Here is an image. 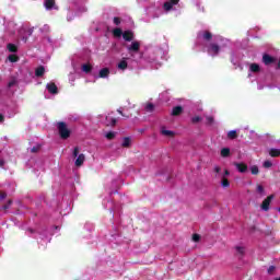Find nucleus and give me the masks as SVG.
<instances>
[{
    "mask_svg": "<svg viewBox=\"0 0 280 280\" xmlns=\"http://www.w3.org/2000/svg\"><path fill=\"white\" fill-rule=\"evenodd\" d=\"M7 49H9V51H11V54H15L18 47L14 44H8Z\"/></svg>",
    "mask_w": 280,
    "mask_h": 280,
    "instance_id": "29",
    "label": "nucleus"
},
{
    "mask_svg": "<svg viewBox=\"0 0 280 280\" xmlns=\"http://www.w3.org/2000/svg\"><path fill=\"white\" fill-rule=\"evenodd\" d=\"M57 128L59 130L61 139H69V137H71V131L67 127V124L58 122Z\"/></svg>",
    "mask_w": 280,
    "mask_h": 280,
    "instance_id": "8",
    "label": "nucleus"
},
{
    "mask_svg": "<svg viewBox=\"0 0 280 280\" xmlns=\"http://www.w3.org/2000/svg\"><path fill=\"white\" fill-rule=\"evenodd\" d=\"M257 191H258V194H260V196H266V190L264 189V186L258 185Z\"/></svg>",
    "mask_w": 280,
    "mask_h": 280,
    "instance_id": "35",
    "label": "nucleus"
},
{
    "mask_svg": "<svg viewBox=\"0 0 280 280\" xmlns=\"http://www.w3.org/2000/svg\"><path fill=\"white\" fill-rule=\"evenodd\" d=\"M278 143H280V140H278Z\"/></svg>",
    "mask_w": 280,
    "mask_h": 280,
    "instance_id": "54",
    "label": "nucleus"
},
{
    "mask_svg": "<svg viewBox=\"0 0 280 280\" xmlns=\"http://www.w3.org/2000/svg\"><path fill=\"white\" fill-rule=\"evenodd\" d=\"M259 73H261V66H259L258 63H249L248 65L247 78L249 80H252V82L255 81V78H257V75H259Z\"/></svg>",
    "mask_w": 280,
    "mask_h": 280,
    "instance_id": "4",
    "label": "nucleus"
},
{
    "mask_svg": "<svg viewBox=\"0 0 280 280\" xmlns=\"http://www.w3.org/2000/svg\"><path fill=\"white\" fill-rule=\"evenodd\" d=\"M180 113H183V107L182 106H176L172 110L173 116H178V115H180Z\"/></svg>",
    "mask_w": 280,
    "mask_h": 280,
    "instance_id": "27",
    "label": "nucleus"
},
{
    "mask_svg": "<svg viewBox=\"0 0 280 280\" xmlns=\"http://www.w3.org/2000/svg\"><path fill=\"white\" fill-rule=\"evenodd\" d=\"M116 135L117 133L114 132V131H108V132L105 133V137H106V139H108L110 141V140L115 139Z\"/></svg>",
    "mask_w": 280,
    "mask_h": 280,
    "instance_id": "30",
    "label": "nucleus"
},
{
    "mask_svg": "<svg viewBox=\"0 0 280 280\" xmlns=\"http://www.w3.org/2000/svg\"><path fill=\"white\" fill-rule=\"evenodd\" d=\"M131 143H132V140H130V138H124L121 141L122 148H130Z\"/></svg>",
    "mask_w": 280,
    "mask_h": 280,
    "instance_id": "26",
    "label": "nucleus"
},
{
    "mask_svg": "<svg viewBox=\"0 0 280 280\" xmlns=\"http://www.w3.org/2000/svg\"><path fill=\"white\" fill-rule=\"evenodd\" d=\"M236 170L241 172V174H244L245 172H248V165L245 163H234Z\"/></svg>",
    "mask_w": 280,
    "mask_h": 280,
    "instance_id": "15",
    "label": "nucleus"
},
{
    "mask_svg": "<svg viewBox=\"0 0 280 280\" xmlns=\"http://www.w3.org/2000/svg\"><path fill=\"white\" fill-rule=\"evenodd\" d=\"M262 89L264 86L258 84V91H261Z\"/></svg>",
    "mask_w": 280,
    "mask_h": 280,
    "instance_id": "49",
    "label": "nucleus"
},
{
    "mask_svg": "<svg viewBox=\"0 0 280 280\" xmlns=\"http://www.w3.org/2000/svg\"><path fill=\"white\" fill-rule=\"evenodd\" d=\"M122 38L124 40L130 42L135 38V34L132 33V31H125L122 34Z\"/></svg>",
    "mask_w": 280,
    "mask_h": 280,
    "instance_id": "17",
    "label": "nucleus"
},
{
    "mask_svg": "<svg viewBox=\"0 0 280 280\" xmlns=\"http://www.w3.org/2000/svg\"><path fill=\"white\" fill-rule=\"evenodd\" d=\"M112 34L114 38H121V36H124V31H121L119 27H116L112 31Z\"/></svg>",
    "mask_w": 280,
    "mask_h": 280,
    "instance_id": "19",
    "label": "nucleus"
},
{
    "mask_svg": "<svg viewBox=\"0 0 280 280\" xmlns=\"http://www.w3.org/2000/svg\"><path fill=\"white\" fill-rule=\"evenodd\" d=\"M33 32L34 31L32 28L21 27L18 30V36L19 38H21V40H23L24 43H27V36H32Z\"/></svg>",
    "mask_w": 280,
    "mask_h": 280,
    "instance_id": "9",
    "label": "nucleus"
},
{
    "mask_svg": "<svg viewBox=\"0 0 280 280\" xmlns=\"http://www.w3.org/2000/svg\"><path fill=\"white\" fill-rule=\"evenodd\" d=\"M140 49H141V42H138V40H133L131 42V44L127 46V50L129 51L131 58H135L136 54H139V56H141V54L139 52Z\"/></svg>",
    "mask_w": 280,
    "mask_h": 280,
    "instance_id": "5",
    "label": "nucleus"
},
{
    "mask_svg": "<svg viewBox=\"0 0 280 280\" xmlns=\"http://www.w3.org/2000/svg\"><path fill=\"white\" fill-rule=\"evenodd\" d=\"M147 14L150 16V19H159L161 14H163V11L161 10V4L151 3L145 9Z\"/></svg>",
    "mask_w": 280,
    "mask_h": 280,
    "instance_id": "3",
    "label": "nucleus"
},
{
    "mask_svg": "<svg viewBox=\"0 0 280 280\" xmlns=\"http://www.w3.org/2000/svg\"><path fill=\"white\" fill-rule=\"evenodd\" d=\"M44 5L46 10H58L56 5V0H45Z\"/></svg>",
    "mask_w": 280,
    "mask_h": 280,
    "instance_id": "14",
    "label": "nucleus"
},
{
    "mask_svg": "<svg viewBox=\"0 0 280 280\" xmlns=\"http://www.w3.org/2000/svg\"><path fill=\"white\" fill-rule=\"evenodd\" d=\"M221 167L220 166H214V172L217 173V174H220V172H221Z\"/></svg>",
    "mask_w": 280,
    "mask_h": 280,
    "instance_id": "43",
    "label": "nucleus"
},
{
    "mask_svg": "<svg viewBox=\"0 0 280 280\" xmlns=\"http://www.w3.org/2000/svg\"><path fill=\"white\" fill-rule=\"evenodd\" d=\"M180 0H166L163 4L164 12H174L178 8Z\"/></svg>",
    "mask_w": 280,
    "mask_h": 280,
    "instance_id": "7",
    "label": "nucleus"
},
{
    "mask_svg": "<svg viewBox=\"0 0 280 280\" xmlns=\"http://www.w3.org/2000/svg\"><path fill=\"white\" fill-rule=\"evenodd\" d=\"M271 165H272V162H270L268 160L265 161L264 164H262V166L266 167V168L270 167Z\"/></svg>",
    "mask_w": 280,
    "mask_h": 280,
    "instance_id": "38",
    "label": "nucleus"
},
{
    "mask_svg": "<svg viewBox=\"0 0 280 280\" xmlns=\"http://www.w3.org/2000/svg\"><path fill=\"white\" fill-rule=\"evenodd\" d=\"M272 200H275V195H270L269 197H267V198L262 201V203H261V206H260V209H261L262 211H268V210L270 209V202H272Z\"/></svg>",
    "mask_w": 280,
    "mask_h": 280,
    "instance_id": "12",
    "label": "nucleus"
},
{
    "mask_svg": "<svg viewBox=\"0 0 280 280\" xmlns=\"http://www.w3.org/2000/svg\"><path fill=\"white\" fill-rule=\"evenodd\" d=\"M165 56V51L161 48H152L149 49L144 57L142 58L143 65H147V67H150L151 69H159L161 67V60H163Z\"/></svg>",
    "mask_w": 280,
    "mask_h": 280,
    "instance_id": "2",
    "label": "nucleus"
},
{
    "mask_svg": "<svg viewBox=\"0 0 280 280\" xmlns=\"http://www.w3.org/2000/svg\"><path fill=\"white\" fill-rule=\"evenodd\" d=\"M228 139H237V130H230L228 132Z\"/></svg>",
    "mask_w": 280,
    "mask_h": 280,
    "instance_id": "28",
    "label": "nucleus"
},
{
    "mask_svg": "<svg viewBox=\"0 0 280 280\" xmlns=\"http://www.w3.org/2000/svg\"><path fill=\"white\" fill-rule=\"evenodd\" d=\"M235 250L237 255H244V253L246 252V248H244V246H236Z\"/></svg>",
    "mask_w": 280,
    "mask_h": 280,
    "instance_id": "32",
    "label": "nucleus"
},
{
    "mask_svg": "<svg viewBox=\"0 0 280 280\" xmlns=\"http://www.w3.org/2000/svg\"><path fill=\"white\" fill-rule=\"evenodd\" d=\"M220 154H221V156L223 159H226V158L231 156V149L223 148V149H221V153Z\"/></svg>",
    "mask_w": 280,
    "mask_h": 280,
    "instance_id": "23",
    "label": "nucleus"
},
{
    "mask_svg": "<svg viewBox=\"0 0 280 280\" xmlns=\"http://www.w3.org/2000/svg\"><path fill=\"white\" fill-rule=\"evenodd\" d=\"M8 160V153L3 152L0 154V167H5V161Z\"/></svg>",
    "mask_w": 280,
    "mask_h": 280,
    "instance_id": "22",
    "label": "nucleus"
},
{
    "mask_svg": "<svg viewBox=\"0 0 280 280\" xmlns=\"http://www.w3.org/2000/svg\"><path fill=\"white\" fill-rule=\"evenodd\" d=\"M275 57H272V56H270V55H267V54H265L264 56H262V62H264V65H272V62H275Z\"/></svg>",
    "mask_w": 280,
    "mask_h": 280,
    "instance_id": "16",
    "label": "nucleus"
},
{
    "mask_svg": "<svg viewBox=\"0 0 280 280\" xmlns=\"http://www.w3.org/2000/svg\"><path fill=\"white\" fill-rule=\"evenodd\" d=\"M198 40L203 45L207 54L212 56V58L224 51L226 47H231V40L220 35H213L209 31H201L198 34Z\"/></svg>",
    "mask_w": 280,
    "mask_h": 280,
    "instance_id": "1",
    "label": "nucleus"
},
{
    "mask_svg": "<svg viewBox=\"0 0 280 280\" xmlns=\"http://www.w3.org/2000/svg\"><path fill=\"white\" fill-rule=\"evenodd\" d=\"M128 60H130L128 57H124L120 60H118L116 63V69L124 73V71L128 69Z\"/></svg>",
    "mask_w": 280,
    "mask_h": 280,
    "instance_id": "10",
    "label": "nucleus"
},
{
    "mask_svg": "<svg viewBox=\"0 0 280 280\" xmlns=\"http://www.w3.org/2000/svg\"><path fill=\"white\" fill-rule=\"evenodd\" d=\"M207 124H209L211 126V124H213V118L211 116H208L207 118Z\"/></svg>",
    "mask_w": 280,
    "mask_h": 280,
    "instance_id": "41",
    "label": "nucleus"
},
{
    "mask_svg": "<svg viewBox=\"0 0 280 280\" xmlns=\"http://www.w3.org/2000/svg\"><path fill=\"white\" fill-rule=\"evenodd\" d=\"M276 280H280V277L278 279H276Z\"/></svg>",
    "mask_w": 280,
    "mask_h": 280,
    "instance_id": "53",
    "label": "nucleus"
},
{
    "mask_svg": "<svg viewBox=\"0 0 280 280\" xmlns=\"http://www.w3.org/2000/svg\"><path fill=\"white\" fill-rule=\"evenodd\" d=\"M91 69H92V67L89 63H85V65L82 66V71L84 73H90Z\"/></svg>",
    "mask_w": 280,
    "mask_h": 280,
    "instance_id": "33",
    "label": "nucleus"
},
{
    "mask_svg": "<svg viewBox=\"0 0 280 280\" xmlns=\"http://www.w3.org/2000/svg\"><path fill=\"white\" fill-rule=\"evenodd\" d=\"M46 91H48V93H50V95H58V86L56 85V83H48L46 85Z\"/></svg>",
    "mask_w": 280,
    "mask_h": 280,
    "instance_id": "13",
    "label": "nucleus"
},
{
    "mask_svg": "<svg viewBox=\"0 0 280 280\" xmlns=\"http://www.w3.org/2000/svg\"><path fill=\"white\" fill-rule=\"evenodd\" d=\"M35 75L37 78H42V75H45V67L40 66L35 70Z\"/></svg>",
    "mask_w": 280,
    "mask_h": 280,
    "instance_id": "24",
    "label": "nucleus"
},
{
    "mask_svg": "<svg viewBox=\"0 0 280 280\" xmlns=\"http://www.w3.org/2000/svg\"><path fill=\"white\" fill-rule=\"evenodd\" d=\"M229 174H230V173H229V170H225V171H224L223 178H226V176H229Z\"/></svg>",
    "mask_w": 280,
    "mask_h": 280,
    "instance_id": "45",
    "label": "nucleus"
},
{
    "mask_svg": "<svg viewBox=\"0 0 280 280\" xmlns=\"http://www.w3.org/2000/svg\"><path fill=\"white\" fill-rule=\"evenodd\" d=\"M275 270V266L269 267L268 272L269 275Z\"/></svg>",
    "mask_w": 280,
    "mask_h": 280,
    "instance_id": "46",
    "label": "nucleus"
},
{
    "mask_svg": "<svg viewBox=\"0 0 280 280\" xmlns=\"http://www.w3.org/2000/svg\"><path fill=\"white\" fill-rule=\"evenodd\" d=\"M72 155L74 156L75 161H74V165L77 167H82V165L84 164L85 161V156L84 154H80V149L79 148H74Z\"/></svg>",
    "mask_w": 280,
    "mask_h": 280,
    "instance_id": "6",
    "label": "nucleus"
},
{
    "mask_svg": "<svg viewBox=\"0 0 280 280\" xmlns=\"http://www.w3.org/2000/svg\"><path fill=\"white\" fill-rule=\"evenodd\" d=\"M221 186L223 188L231 187V183H229V179H226V177H222Z\"/></svg>",
    "mask_w": 280,
    "mask_h": 280,
    "instance_id": "31",
    "label": "nucleus"
},
{
    "mask_svg": "<svg viewBox=\"0 0 280 280\" xmlns=\"http://www.w3.org/2000/svg\"><path fill=\"white\" fill-rule=\"evenodd\" d=\"M3 121V107H0V122Z\"/></svg>",
    "mask_w": 280,
    "mask_h": 280,
    "instance_id": "42",
    "label": "nucleus"
},
{
    "mask_svg": "<svg viewBox=\"0 0 280 280\" xmlns=\"http://www.w3.org/2000/svg\"><path fill=\"white\" fill-rule=\"evenodd\" d=\"M161 135L163 137H174L176 133L173 130L166 129L165 127L161 128Z\"/></svg>",
    "mask_w": 280,
    "mask_h": 280,
    "instance_id": "18",
    "label": "nucleus"
},
{
    "mask_svg": "<svg viewBox=\"0 0 280 280\" xmlns=\"http://www.w3.org/2000/svg\"><path fill=\"white\" fill-rule=\"evenodd\" d=\"M105 124H106V126H115V124H117V119H115V117H113V115H108V116H106Z\"/></svg>",
    "mask_w": 280,
    "mask_h": 280,
    "instance_id": "20",
    "label": "nucleus"
},
{
    "mask_svg": "<svg viewBox=\"0 0 280 280\" xmlns=\"http://www.w3.org/2000/svg\"><path fill=\"white\" fill-rule=\"evenodd\" d=\"M8 58L10 62H16L19 60V57L16 55H10Z\"/></svg>",
    "mask_w": 280,
    "mask_h": 280,
    "instance_id": "37",
    "label": "nucleus"
},
{
    "mask_svg": "<svg viewBox=\"0 0 280 280\" xmlns=\"http://www.w3.org/2000/svg\"><path fill=\"white\" fill-rule=\"evenodd\" d=\"M192 124H199V121H202V117L200 116H194L191 118Z\"/></svg>",
    "mask_w": 280,
    "mask_h": 280,
    "instance_id": "36",
    "label": "nucleus"
},
{
    "mask_svg": "<svg viewBox=\"0 0 280 280\" xmlns=\"http://www.w3.org/2000/svg\"><path fill=\"white\" fill-rule=\"evenodd\" d=\"M103 79V80H108L110 78V69L109 68H102L98 71V74L96 75V79Z\"/></svg>",
    "mask_w": 280,
    "mask_h": 280,
    "instance_id": "11",
    "label": "nucleus"
},
{
    "mask_svg": "<svg viewBox=\"0 0 280 280\" xmlns=\"http://www.w3.org/2000/svg\"><path fill=\"white\" fill-rule=\"evenodd\" d=\"M269 156L277 158L280 156V149L271 148L268 150Z\"/></svg>",
    "mask_w": 280,
    "mask_h": 280,
    "instance_id": "21",
    "label": "nucleus"
},
{
    "mask_svg": "<svg viewBox=\"0 0 280 280\" xmlns=\"http://www.w3.org/2000/svg\"><path fill=\"white\" fill-rule=\"evenodd\" d=\"M120 24H121V19L114 18V25H120Z\"/></svg>",
    "mask_w": 280,
    "mask_h": 280,
    "instance_id": "39",
    "label": "nucleus"
},
{
    "mask_svg": "<svg viewBox=\"0 0 280 280\" xmlns=\"http://www.w3.org/2000/svg\"><path fill=\"white\" fill-rule=\"evenodd\" d=\"M9 86H12V83H10Z\"/></svg>",
    "mask_w": 280,
    "mask_h": 280,
    "instance_id": "52",
    "label": "nucleus"
},
{
    "mask_svg": "<svg viewBox=\"0 0 280 280\" xmlns=\"http://www.w3.org/2000/svg\"><path fill=\"white\" fill-rule=\"evenodd\" d=\"M165 95H167V92H163V93L160 95V98H161L162 101H165V98H163V97H165Z\"/></svg>",
    "mask_w": 280,
    "mask_h": 280,
    "instance_id": "44",
    "label": "nucleus"
},
{
    "mask_svg": "<svg viewBox=\"0 0 280 280\" xmlns=\"http://www.w3.org/2000/svg\"><path fill=\"white\" fill-rule=\"evenodd\" d=\"M36 151H37L36 148H32V149H31V152H36Z\"/></svg>",
    "mask_w": 280,
    "mask_h": 280,
    "instance_id": "50",
    "label": "nucleus"
},
{
    "mask_svg": "<svg viewBox=\"0 0 280 280\" xmlns=\"http://www.w3.org/2000/svg\"><path fill=\"white\" fill-rule=\"evenodd\" d=\"M69 80H71L73 82V74L69 75Z\"/></svg>",
    "mask_w": 280,
    "mask_h": 280,
    "instance_id": "48",
    "label": "nucleus"
},
{
    "mask_svg": "<svg viewBox=\"0 0 280 280\" xmlns=\"http://www.w3.org/2000/svg\"><path fill=\"white\" fill-rule=\"evenodd\" d=\"M11 27H14V24H11Z\"/></svg>",
    "mask_w": 280,
    "mask_h": 280,
    "instance_id": "51",
    "label": "nucleus"
},
{
    "mask_svg": "<svg viewBox=\"0 0 280 280\" xmlns=\"http://www.w3.org/2000/svg\"><path fill=\"white\" fill-rule=\"evenodd\" d=\"M192 240H194L195 242H200V235L194 234V235H192Z\"/></svg>",
    "mask_w": 280,
    "mask_h": 280,
    "instance_id": "40",
    "label": "nucleus"
},
{
    "mask_svg": "<svg viewBox=\"0 0 280 280\" xmlns=\"http://www.w3.org/2000/svg\"><path fill=\"white\" fill-rule=\"evenodd\" d=\"M144 110H145V113H153V112H154V104H152V103H147V104L144 105Z\"/></svg>",
    "mask_w": 280,
    "mask_h": 280,
    "instance_id": "25",
    "label": "nucleus"
},
{
    "mask_svg": "<svg viewBox=\"0 0 280 280\" xmlns=\"http://www.w3.org/2000/svg\"><path fill=\"white\" fill-rule=\"evenodd\" d=\"M3 198H5V192L3 194L0 192V200H3Z\"/></svg>",
    "mask_w": 280,
    "mask_h": 280,
    "instance_id": "47",
    "label": "nucleus"
},
{
    "mask_svg": "<svg viewBox=\"0 0 280 280\" xmlns=\"http://www.w3.org/2000/svg\"><path fill=\"white\" fill-rule=\"evenodd\" d=\"M249 170H250L252 174H254V175L259 174V167L257 165L250 166Z\"/></svg>",
    "mask_w": 280,
    "mask_h": 280,
    "instance_id": "34",
    "label": "nucleus"
}]
</instances>
